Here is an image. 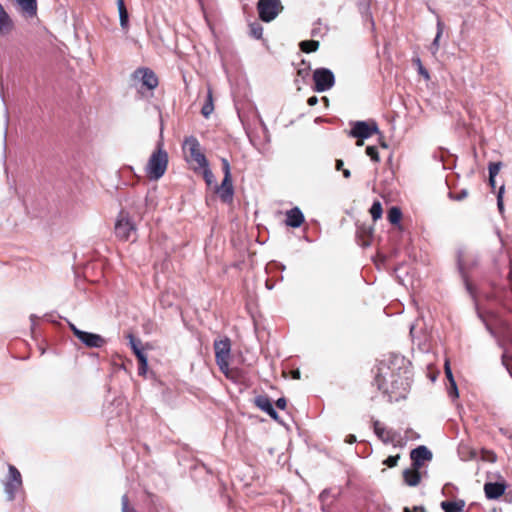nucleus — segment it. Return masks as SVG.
<instances>
[{"mask_svg":"<svg viewBox=\"0 0 512 512\" xmlns=\"http://www.w3.org/2000/svg\"><path fill=\"white\" fill-rule=\"evenodd\" d=\"M4 486L8 500H14L16 492L22 486V477L19 470L13 465H9V476Z\"/></svg>","mask_w":512,"mask_h":512,"instance_id":"1a4fd4ad","label":"nucleus"},{"mask_svg":"<svg viewBox=\"0 0 512 512\" xmlns=\"http://www.w3.org/2000/svg\"><path fill=\"white\" fill-rule=\"evenodd\" d=\"M216 192L224 202H229L233 198V185L232 180L224 178L221 185L217 187Z\"/></svg>","mask_w":512,"mask_h":512,"instance_id":"a211bd4d","label":"nucleus"},{"mask_svg":"<svg viewBox=\"0 0 512 512\" xmlns=\"http://www.w3.org/2000/svg\"><path fill=\"white\" fill-rule=\"evenodd\" d=\"M342 172L345 178H349L351 176V172L349 169H343Z\"/></svg>","mask_w":512,"mask_h":512,"instance_id":"864d4df0","label":"nucleus"},{"mask_svg":"<svg viewBox=\"0 0 512 512\" xmlns=\"http://www.w3.org/2000/svg\"><path fill=\"white\" fill-rule=\"evenodd\" d=\"M374 432L385 444H393L396 446L401 440L399 433L392 429L385 428L379 421L374 422Z\"/></svg>","mask_w":512,"mask_h":512,"instance_id":"9d476101","label":"nucleus"},{"mask_svg":"<svg viewBox=\"0 0 512 512\" xmlns=\"http://www.w3.org/2000/svg\"><path fill=\"white\" fill-rule=\"evenodd\" d=\"M407 371L395 373L389 367H380L375 381L378 388L390 395L391 399L399 400L404 398L409 388V377Z\"/></svg>","mask_w":512,"mask_h":512,"instance_id":"f257e3e1","label":"nucleus"},{"mask_svg":"<svg viewBox=\"0 0 512 512\" xmlns=\"http://www.w3.org/2000/svg\"><path fill=\"white\" fill-rule=\"evenodd\" d=\"M134 354L136 355L139 364H145V360H147V356L143 352L142 348H138L136 350H133Z\"/></svg>","mask_w":512,"mask_h":512,"instance_id":"4c0bfd02","label":"nucleus"},{"mask_svg":"<svg viewBox=\"0 0 512 512\" xmlns=\"http://www.w3.org/2000/svg\"><path fill=\"white\" fill-rule=\"evenodd\" d=\"M382 147L386 148V144L384 142L381 143Z\"/></svg>","mask_w":512,"mask_h":512,"instance_id":"0e129e2a","label":"nucleus"},{"mask_svg":"<svg viewBox=\"0 0 512 512\" xmlns=\"http://www.w3.org/2000/svg\"><path fill=\"white\" fill-rule=\"evenodd\" d=\"M444 369H445V374H446V377H447L448 381L450 382V381L455 380L454 377H453V373H452V370H451V367H450L449 360L445 361Z\"/></svg>","mask_w":512,"mask_h":512,"instance_id":"a19ab883","label":"nucleus"},{"mask_svg":"<svg viewBox=\"0 0 512 512\" xmlns=\"http://www.w3.org/2000/svg\"><path fill=\"white\" fill-rule=\"evenodd\" d=\"M366 154L370 157V159L374 162H379V154L378 150L375 146H367Z\"/></svg>","mask_w":512,"mask_h":512,"instance_id":"c756f323","label":"nucleus"},{"mask_svg":"<svg viewBox=\"0 0 512 512\" xmlns=\"http://www.w3.org/2000/svg\"><path fill=\"white\" fill-rule=\"evenodd\" d=\"M322 99L326 104L328 103V99L326 97H323Z\"/></svg>","mask_w":512,"mask_h":512,"instance_id":"052dcab7","label":"nucleus"},{"mask_svg":"<svg viewBox=\"0 0 512 512\" xmlns=\"http://www.w3.org/2000/svg\"><path fill=\"white\" fill-rule=\"evenodd\" d=\"M204 179L208 185H210L213 182L214 175L210 169L207 167H204Z\"/></svg>","mask_w":512,"mask_h":512,"instance_id":"ea45409f","label":"nucleus"},{"mask_svg":"<svg viewBox=\"0 0 512 512\" xmlns=\"http://www.w3.org/2000/svg\"><path fill=\"white\" fill-rule=\"evenodd\" d=\"M505 490V484L500 482H488L484 485V492L488 499H498Z\"/></svg>","mask_w":512,"mask_h":512,"instance_id":"2eb2a0df","label":"nucleus"},{"mask_svg":"<svg viewBox=\"0 0 512 512\" xmlns=\"http://www.w3.org/2000/svg\"><path fill=\"white\" fill-rule=\"evenodd\" d=\"M467 191L466 190H462L459 194H457L456 196H452V194H450V197H452L453 199L457 200V201H460L462 199H464L466 196H467Z\"/></svg>","mask_w":512,"mask_h":512,"instance_id":"79ce46f5","label":"nucleus"},{"mask_svg":"<svg viewBox=\"0 0 512 512\" xmlns=\"http://www.w3.org/2000/svg\"><path fill=\"white\" fill-rule=\"evenodd\" d=\"M256 406L266 412L272 419L278 420V413L273 407L271 400L267 396H258L255 399Z\"/></svg>","mask_w":512,"mask_h":512,"instance_id":"f3484780","label":"nucleus"},{"mask_svg":"<svg viewBox=\"0 0 512 512\" xmlns=\"http://www.w3.org/2000/svg\"><path fill=\"white\" fill-rule=\"evenodd\" d=\"M474 257L473 255L466 249H460L458 250V253H457V263H458V269L461 273V275L463 276V278H465V271L466 269L474 264Z\"/></svg>","mask_w":512,"mask_h":512,"instance_id":"4468645a","label":"nucleus"},{"mask_svg":"<svg viewBox=\"0 0 512 512\" xmlns=\"http://www.w3.org/2000/svg\"><path fill=\"white\" fill-rule=\"evenodd\" d=\"M122 512H136V510L133 507L129 506V499L127 495H123L122 499Z\"/></svg>","mask_w":512,"mask_h":512,"instance_id":"473e14b6","label":"nucleus"},{"mask_svg":"<svg viewBox=\"0 0 512 512\" xmlns=\"http://www.w3.org/2000/svg\"><path fill=\"white\" fill-rule=\"evenodd\" d=\"M257 8L260 19L265 22L274 20L282 10L280 0H259Z\"/></svg>","mask_w":512,"mask_h":512,"instance_id":"39448f33","label":"nucleus"},{"mask_svg":"<svg viewBox=\"0 0 512 512\" xmlns=\"http://www.w3.org/2000/svg\"><path fill=\"white\" fill-rule=\"evenodd\" d=\"M168 166V154L159 142L157 149L151 154L146 165V173L150 180L160 179Z\"/></svg>","mask_w":512,"mask_h":512,"instance_id":"f03ea898","label":"nucleus"},{"mask_svg":"<svg viewBox=\"0 0 512 512\" xmlns=\"http://www.w3.org/2000/svg\"><path fill=\"white\" fill-rule=\"evenodd\" d=\"M448 394L452 398H457L459 396L455 380L449 382Z\"/></svg>","mask_w":512,"mask_h":512,"instance_id":"2f4dec72","label":"nucleus"},{"mask_svg":"<svg viewBox=\"0 0 512 512\" xmlns=\"http://www.w3.org/2000/svg\"><path fill=\"white\" fill-rule=\"evenodd\" d=\"M399 458V455L389 456L387 459L384 460L383 464L390 468L395 467L398 463Z\"/></svg>","mask_w":512,"mask_h":512,"instance_id":"f704fd0d","label":"nucleus"},{"mask_svg":"<svg viewBox=\"0 0 512 512\" xmlns=\"http://www.w3.org/2000/svg\"><path fill=\"white\" fill-rule=\"evenodd\" d=\"M503 193H504V185H502L498 191V194H497V206H498V209L499 211L502 213L503 210H504V206H503Z\"/></svg>","mask_w":512,"mask_h":512,"instance_id":"72a5a7b5","label":"nucleus"},{"mask_svg":"<svg viewBox=\"0 0 512 512\" xmlns=\"http://www.w3.org/2000/svg\"><path fill=\"white\" fill-rule=\"evenodd\" d=\"M78 339L87 347L90 348H100L105 344V339L95 333L85 332L82 331V333H79Z\"/></svg>","mask_w":512,"mask_h":512,"instance_id":"ddd939ff","label":"nucleus"},{"mask_svg":"<svg viewBox=\"0 0 512 512\" xmlns=\"http://www.w3.org/2000/svg\"><path fill=\"white\" fill-rule=\"evenodd\" d=\"M69 327L72 330L75 337H79V333H82V330L78 329L73 323L69 322Z\"/></svg>","mask_w":512,"mask_h":512,"instance_id":"c03bdc74","label":"nucleus"},{"mask_svg":"<svg viewBox=\"0 0 512 512\" xmlns=\"http://www.w3.org/2000/svg\"><path fill=\"white\" fill-rule=\"evenodd\" d=\"M387 218L391 224H393V225L398 224L402 218V212H401L400 208H398L396 206L391 207L388 211Z\"/></svg>","mask_w":512,"mask_h":512,"instance_id":"a878e982","label":"nucleus"},{"mask_svg":"<svg viewBox=\"0 0 512 512\" xmlns=\"http://www.w3.org/2000/svg\"><path fill=\"white\" fill-rule=\"evenodd\" d=\"M363 144H364V139L357 138L356 145L357 146H362Z\"/></svg>","mask_w":512,"mask_h":512,"instance_id":"6e6d98bb","label":"nucleus"},{"mask_svg":"<svg viewBox=\"0 0 512 512\" xmlns=\"http://www.w3.org/2000/svg\"><path fill=\"white\" fill-rule=\"evenodd\" d=\"M443 30H444V25L442 23V21L440 19H438L437 21V33H436V36L430 46V51L433 55H436V53L438 52L439 50V40L443 34Z\"/></svg>","mask_w":512,"mask_h":512,"instance_id":"b1692460","label":"nucleus"},{"mask_svg":"<svg viewBox=\"0 0 512 512\" xmlns=\"http://www.w3.org/2000/svg\"><path fill=\"white\" fill-rule=\"evenodd\" d=\"M266 286H267V288H268V289H271V288H272V287H271V284L266 283Z\"/></svg>","mask_w":512,"mask_h":512,"instance_id":"e2e57ef3","label":"nucleus"},{"mask_svg":"<svg viewBox=\"0 0 512 512\" xmlns=\"http://www.w3.org/2000/svg\"><path fill=\"white\" fill-rule=\"evenodd\" d=\"M404 512H426L422 507H414L413 509L404 508Z\"/></svg>","mask_w":512,"mask_h":512,"instance_id":"49530a36","label":"nucleus"},{"mask_svg":"<svg viewBox=\"0 0 512 512\" xmlns=\"http://www.w3.org/2000/svg\"><path fill=\"white\" fill-rule=\"evenodd\" d=\"M304 222V215L298 207H294L286 212L285 223L292 228L300 227Z\"/></svg>","mask_w":512,"mask_h":512,"instance_id":"dca6fc26","label":"nucleus"},{"mask_svg":"<svg viewBox=\"0 0 512 512\" xmlns=\"http://www.w3.org/2000/svg\"><path fill=\"white\" fill-rule=\"evenodd\" d=\"M404 481L408 486L415 487L420 483L421 473L420 469H416L412 467L411 469H406L403 472Z\"/></svg>","mask_w":512,"mask_h":512,"instance_id":"aec40b11","label":"nucleus"},{"mask_svg":"<svg viewBox=\"0 0 512 512\" xmlns=\"http://www.w3.org/2000/svg\"><path fill=\"white\" fill-rule=\"evenodd\" d=\"M20 6L23 13L29 17H33L37 13V1L36 0H15Z\"/></svg>","mask_w":512,"mask_h":512,"instance_id":"412c9836","label":"nucleus"},{"mask_svg":"<svg viewBox=\"0 0 512 512\" xmlns=\"http://www.w3.org/2000/svg\"><path fill=\"white\" fill-rule=\"evenodd\" d=\"M418 71L421 75H423L426 79L429 78V74L427 72V70L422 66L420 65V67L418 68Z\"/></svg>","mask_w":512,"mask_h":512,"instance_id":"de8ad7c7","label":"nucleus"},{"mask_svg":"<svg viewBox=\"0 0 512 512\" xmlns=\"http://www.w3.org/2000/svg\"><path fill=\"white\" fill-rule=\"evenodd\" d=\"M410 457L412 466L416 469H420L425 461L432 459V453L426 446H419L411 451Z\"/></svg>","mask_w":512,"mask_h":512,"instance_id":"f8f14e48","label":"nucleus"},{"mask_svg":"<svg viewBox=\"0 0 512 512\" xmlns=\"http://www.w3.org/2000/svg\"><path fill=\"white\" fill-rule=\"evenodd\" d=\"M382 213H383V210H382V205H381L380 201H374V203L372 204V206L370 208V214H371L373 221L379 220L382 217Z\"/></svg>","mask_w":512,"mask_h":512,"instance_id":"cd10ccee","label":"nucleus"},{"mask_svg":"<svg viewBox=\"0 0 512 512\" xmlns=\"http://www.w3.org/2000/svg\"><path fill=\"white\" fill-rule=\"evenodd\" d=\"M148 360H145V364H139L138 373L144 375L147 371Z\"/></svg>","mask_w":512,"mask_h":512,"instance_id":"37998d69","label":"nucleus"},{"mask_svg":"<svg viewBox=\"0 0 512 512\" xmlns=\"http://www.w3.org/2000/svg\"><path fill=\"white\" fill-rule=\"evenodd\" d=\"M216 363L221 372L227 377L230 375L229 360L231 356V342L230 339L224 338L215 340L214 342Z\"/></svg>","mask_w":512,"mask_h":512,"instance_id":"7ed1b4c3","label":"nucleus"},{"mask_svg":"<svg viewBox=\"0 0 512 512\" xmlns=\"http://www.w3.org/2000/svg\"><path fill=\"white\" fill-rule=\"evenodd\" d=\"M343 165H344V163L342 160H340V159L336 160V165H335L336 170H343Z\"/></svg>","mask_w":512,"mask_h":512,"instance_id":"3c124183","label":"nucleus"},{"mask_svg":"<svg viewBox=\"0 0 512 512\" xmlns=\"http://www.w3.org/2000/svg\"><path fill=\"white\" fill-rule=\"evenodd\" d=\"M501 169V163H491L489 165V178H495Z\"/></svg>","mask_w":512,"mask_h":512,"instance_id":"7c9ffc66","label":"nucleus"},{"mask_svg":"<svg viewBox=\"0 0 512 512\" xmlns=\"http://www.w3.org/2000/svg\"><path fill=\"white\" fill-rule=\"evenodd\" d=\"M135 80L141 81L142 85L149 90H153L158 85V79L155 73L148 68H139L133 73Z\"/></svg>","mask_w":512,"mask_h":512,"instance_id":"9b49d317","label":"nucleus"},{"mask_svg":"<svg viewBox=\"0 0 512 512\" xmlns=\"http://www.w3.org/2000/svg\"><path fill=\"white\" fill-rule=\"evenodd\" d=\"M213 110H214L213 95H212V90L209 88L208 92H207L205 104L203 105V107L201 109V114L205 118H208L212 114Z\"/></svg>","mask_w":512,"mask_h":512,"instance_id":"393cba45","label":"nucleus"},{"mask_svg":"<svg viewBox=\"0 0 512 512\" xmlns=\"http://www.w3.org/2000/svg\"><path fill=\"white\" fill-rule=\"evenodd\" d=\"M373 134H380L378 125L374 121H356L349 132L351 137L360 139H367Z\"/></svg>","mask_w":512,"mask_h":512,"instance_id":"423d86ee","label":"nucleus"},{"mask_svg":"<svg viewBox=\"0 0 512 512\" xmlns=\"http://www.w3.org/2000/svg\"><path fill=\"white\" fill-rule=\"evenodd\" d=\"M128 339L132 350H136L141 347V341L136 339L132 334L128 335Z\"/></svg>","mask_w":512,"mask_h":512,"instance_id":"e433bc0d","label":"nucleus"},{"mask_svg":"<svg viewBox=\"0 0 512 512\" xmlns=\"http://www.w3.org/2000/svg\"><path fill=\"white\" fill-rule=\"evenodd\" d=\"M315 90L324 92L331 89L335 83V77L331 70L327 68H318L313 73Z\"/></svg>","mask_w":512,"mask_h":512,"instance_id":"0eeeda50","label":"nucleus"},{"mask_svg":"<svg viewBox=\"0 0 512 512\" xmlns=\"http://www.w3.org/2000/svg\"><path fill=\"white\" fill-rule=\"evenodd\" d=\"M183 148L189 153V158L197 163L199 167L204 168L208 166L206 157L201 152L200 144L196 138H187L184 142Z\"/></svg>","mask_w":512,"mask_h":512,"instance_id":"6e6552de","label":"nucleus"},{"mask_svg":"<svg viewBox=\"0 0 512 512\" xmlns=\"http://www.w3.org/2000/svg\"><path fill=\"white\" fill-rule=\"evenodd\" d=\"M490 185L495 187V178H489Z\"/></svg>","mask_w":512,"mask_h":512,"instance_id":"4d7b16f0","label":"nucleus"},{"mask_svg":"<svg viewBox=\"0 0 512 512\" xmlns=\"http://www.w3.org/2000/svg\"><path fill=\"white\" fill-rule=\"evenodd\" d=\"M319 47V42L315 40H306L300 43V48L303 52H315Z\"/></svg>","mask_w":512,"mask_h":512,"instance_id":"bb28decb","label":"nucleus"},{"mask_svg":"<svg viewBox=\"0 0 512 512\" xmlns=\"http://www.w3.org/2000/svg\"><path fill=\"white\" fill-rule=\"evenodd\" d=\"M266 286H267V288H268V289H271V288H272V287H271V284L266 283Z\"/></svg>","mask_w":512,"mask_h":512,"instance_id":"680f3d73","label":"nucleus"},{"mask_svg":"<svg viewBox=\"0 0 512 512\" xmlns=\"http://www.w3.org/2000/svg\"><path fill=\"white\" fill-rule=\"evenodd\" d=\"M413 332H414V326H411L410 328V334L413 335Z\"/></svg>","mask_w":512,"mask_h":512,"instance_id":"bf43d9fd","label":"nucleus"},{"mask_svg":"<svg viewBox=\"0 0 512 512\" xmlns=\"http://www.w3.org/2000/svg\"><path fill=\"white\" fill-rule=\"evenodd\" d=\"M360 10H361L362 12L367 11V3L361 4V5H360Z\"/></svg>","mask_w":512,"mask_h":512,"instance_id":"5fc2aeb1","label":"nucleus"},{"mask_svg":"<svg viewBox=\"0 0 512 512\" xmlns=\"http://www.w3.org/2000/svg\"><path fill=\"white\" fill-rule=\"evenodd\" d=\"M116 237L123 241L135 240L136 226L128 213L121 211L115 224Z\"/></svg>","mask_w":512,"mask_h":512,"instance_id":"20e7f679","label":"nucleus"},{"mask_svg":"<svg viewBox=\"0 0 512 512\" xmlns=\"http://www.w3.org/2000/svg\"><path fill=\"white\" fill-rule=\"evenodd\" d=\"M117 7L119 12L120 26L124 31H127L129 28V15L124 0H117Z\"/></svg>","mask_w":512,"mask_h":512,"instance_id":"4be33fe9","label":"nucleus"},{"mask_svg":"<svg viewBox=\"0 0 512 512\" xmlns=\"http://www.w3.org/2000/svg\"><path fill=\"white\" fill-rule=\"evenodd\" d=\"M347 443L352 444L356 442V437L352 434L348 435L345 440Z\"/></svg>","mask_w":512,"mask_h":512,"instance_id":"8fccbe9b","label":"nucleus"},{"mask_svg":"<svg viewBox=\"0 0 512 512\" xmlns=\"http://www.w3.org/2000/svg\"><path fill=\"white\" fill-rule=\"evenodd\" d=\"M300 371L299 370H294L292 371V378L293 379H300Z\"/></svg>","mask_w":512,"mask_h":512,"instance_id":"603ef678","label":"nucleus"},{"mask_svg":"<svg viewBox=\"0 0 512 512\" xmlns=\"http://www.w3.org/2000/svg\"><path fill=\"white\" fill-rule=\"evenodd\" d=\"M250 34L256 38L260 39L263 34V27L259 23H253L250 25Z\"/></svg>","mask_w":512,"mask_h":512,"instance_id":"c85d7f7f","label":"nucleus"},{"mask_svg":"<svg viewBox=\"0 0 512 512\" xmlns=\"http://www.w3.org/2000/svg\"><path fill=\"white\" fill-rule=\"evenodd\" d=\"M13 29V21L5 11L4 7L0 4V34H9Z\"/></svg>","mask_w":512,"mask_h":512,"instance_id":"6ab92c4d","label":"nucleus"},{"mask_svg":"<svg viewBox=\"0 0 512 512\" xmlns=\"http://www.w3.org/2000/svg\"><path fill=\"white\" fill-rule=\"evenodd\" d=\"M415 62H416V65H418V68L420 67V65H422V63H421V61H420V59H419V58H417V59L415 60Z\"/></svg>","mask_w":512,"mask_h":512,"instance_id":"13d9d810","label":"nucleus"},{"mask_svg":"<svg viewBox=\"0 0 512 512\" xmlns=\"http://www.w3.org/2000/svg\"><path fill=\"white\" fill-rule=\"evenodd\" d=\"M464 501H443L441 507L445 512H463Z\"/></svg>","mask_w":512,"mask_h":512,"instance_id":"5701e85b","label":"nucleus"},{"mask_svg":"<svg viewBox=\"0 0 512 512\" xmlns=\"http://www.w3.org/2000/svg\"><path fill=\"white\" fill-rule=\"evenodd\" d=\"M222 169L224 172V178L230 179L231 178V172H230V164L227 159H222Z\"/></svg>","mask_w":512,"mask_h":512,"instance_id":"c9c22d12","label":"nucleus"},{"mask_svg":"<svg viewBox=\"0 0 512 512\" xmlns=\"http://www.w3.org/2000/svg\"><path fill=\"white\" fill-rule=\"evenodd\" d=\"M318 102V98L316 96H312L307 100L309 106H314Z\"/></svg>","mask_w":512,"mask_h":512,"instance_id":"09e8293b","label":"nucleus"},{"mask_svg":"<svg viewBox=\"0 0 512 512\" xmlns=\"http://www.w3.org/2000/svg\"><path fill=\"white\" fill-rule=\"evenodd\" d=\"M134 354L136 355L139 364H145V360H147V356L143 352L142 348H138L136 350H133Z\"/></svg>","mask_w":512,"mask_h":512,"instance_id":"58836bf2","label":"nucleus"},{"mask_svg":"<svg viewBox=\"0 0 512 512\" xmlns=\"http://www.w3.org/2000/svg\"><path fill=\"white\" fill-rule=\"evenodd\" d=\"M276 406L279 408V409H285L286 408V399L285 398H279L277 401H276Z\"/></svg>","mask_w":512,"mask_h":512,"instance_id":"a18cd8bd","label":"nucleus"}]
</instances>
